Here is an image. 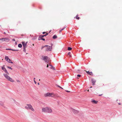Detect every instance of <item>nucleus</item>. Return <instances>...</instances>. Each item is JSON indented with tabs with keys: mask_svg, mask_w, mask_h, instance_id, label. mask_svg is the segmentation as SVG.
<instances>
[{
	"mask_svg": "<svg viewBox=\"0 0 122 122\" xmlns=\"http://www.w3.org/2000/svg\"><path fill=\"white\" fill-rule=\"evenodd\" d=\"M45 33V32H43V34H44Z\"/></svg>",
	"mask_w": 122,
	"mask_h": 122,
	"instance_id": "obj_37",
	"label": "nucleus"
},
{
	"mask_svg": "<svg viewBox=\"0 0 122 122\" xmlns=\"http://www.w3.org/2000/svg\"><path fill=\"white\" fill-rule=\"evenodd\" d=\"M57 37V36L56 35H54L53 37V39H56Z\"/></svg>",
	"mask_w": 122,
	"mask_h": 122,
	"instance_id": "obj_18",
	"label": "nucleus"
},
{
	"mask_svg": "<svg viewBox=\"0 0 122 122\" xmlns=\"http://www.w3.org/2000/svg\"><path fill=\"white\" fill-rule=\"evenodd\" d=\"M25 108L27 110H31L32 111L34 112L35 110L30 104H27L25 107Z\"/></svg>",
	"mask_w": 122,
	"mask_h": 122,
	"instance_id": "obj_2",
	"label": "nucleus"
},
{
	"mask_svg": "<svg viewBox=\"0 0 122 122\" xmlns=\"http://www.w3.org/2000/svg\"><path fill=\"white\" fill-rule=\"evenodd\" d=\"M41 38H41L40 37H40H39L38 38V40H41Z\"/></svg>",
	"mask_w": 122,
	"mask_h": 122,
	"instance_id": "obj_24",
	"label": "nucleus"
},
{
	"mask_svg": "<svg viewBox=\"0 0 122 122\" xmlns=\"http://www.w3.org/2000/svg\"><path fill=\"white\" fill-rule=\"evenodd\" d=\"M91 102L92 103H94V104H97L98 102V101H95L94 100H92L91 101Z\"/></svg>",
	"mask_w": 122,
	"mask_h": 122,
	"instance_id": "obj_13",
	"label": "nucleus"
},
{
	"mask_svg": "<svg viewBox=\"0 0 122 122\" xmlns=\"http://www.w3.org/2000/svg\"><path fill=\"white\" fill-rule=\"evenodd\" d=\"M66 92H70V91H66Z\"/></svg>",
	"mask_w": 122,
	"mask_h": 122,
	"instance_id": "obj_33",
	"label": "nucleus"
},
{
	"mask_svg": "<svg viewBox=\"0 0 122 122\" xmlns=\"http://www.w3.org/2000/svg\"><path fill=\"white\" fill-rule=\"evenodd\" d=\"M70 54H71V52H69V53H68V55H69V57H71V55H70Z\"/></svg>",
	"mask_w": 122,
	"mask_h": 122,
	"instance_id": "obj_21",
	"label": "nucleus"
},
{
	"mask_svg": "<svg viewBox=\"0 0 122 122\" xmlns=\"http://www.w3.org/2000/svg\"><path fill=\"white\" fill-rule=\"evenodd\" d=\"M12 40H13V41H15V39H13Z\"/></svg>",
	"mask_w": 122,
	"mask_h": 122,
	"instance_id": "obj_36",
	"label": "nucleus"
},
{
	"mask_svg": "<svg viewBox=\"0 0 122 122\" xmlns=\"http://www.w3.org/2000/svg\"><path fill=\"white\" fill-rule=\"evenodd\" d=\"M7 67L9 69H10L11 70L12 69V68H11V67L9 66H7Z\"/></svg>",
	"mask_w": 122,
	"mask_h": 122,
	"instance_id": "obj_26",
	"label": "nucleus"
},
{
	"mask_svg": "<svg viewBox=\"0 0 122 122\" xmlns=\"http://www.w3.org/2000/svg\"><path fill=\"white\" fill-rule=\"evenodd\" d=\"M6 50H11V49H6Z\"/></svg>",
	"mask_w": 122,
	"mask_h": 122,
	"instance_id": "obj_30",
	"label": "nucleus"
},
{
	"mask_svg": "<svg viewBox=\"0 0 122 122\" xmlns=\"http://www.w3.org/2000/svg\"><path fill=\"white\" fill-rule=\"evenodd\" d=\"M35 78H34V80H35Z\"/></svg>",
	"mask_w": 122,
	"mask_h": 122,
	"instance_id": "obj_46",
	"label": "nucleus"
},
{
	"mask_svg": "<svg viewBox=\"0 0 122 122\" xmlns=\"http://www.w3.org/2000/svg\"><path fill=\"white\" fill-rule=\"evenodd\" d=\"M55 96L54 94L53 93L48 92L44 94V96L46 97H53Z\"/></svg>",
	"mask_w": 122,
	"mask_h": 122,
	"instance_id": "obj_3",
	"label": "nucleus"
},
{
	"mask_svg": "<svg viewBox=\"0 0 122 122\" xmlns=\"http://www.w3.org/2000/svg\"><path fill=\"white\" fill-rule=\"evenodd\" d=\"M42 59L46 62L47 63L49 62L50 60V58L47 56H42Z\"/></svg>",
	"mask_w": 122,
	"mask_h": 122,
	"instance_id": "obj_5",
	"label": "nucleus"
},
{
	"mask_svg": "<svg viewBox=\"0 0 122 122\" xmlns=\"http://www.w3.org/2000/svg\"><path fill=\"white\" fill-rule=\"evenodd\" d=\"M64 29H64H61V30H59V32L60 33H61V31H62L63 30V29Z\"/></svg>",
	"mask_w": 122,
	"mask_h": 122,
	"instance_id": "obj_23",
	"label": "nucleus"
},
{
	"mask_svg": "<svg viewBox=\"0 0 122 122\" xmlns=\"http://www.w3.org/2000/svg\"><path fill=\"white\" fill-rule=\"evenodd\" d=\"M57 86L58 87H60V88H61L62 89H63V88H62L61 87H60V86Z\"/></svg>",
	"mask_w": 122,
	"mask_h": 122,
	"instance_id": "obj_31",
	"label": "nucleus"
},
{
	"mask_svg": "<svg viewBox=\"0 0 122 122\" xmlns=\"http://www.w3.org/2000/svg\"><path fill=\"white\" fill-rule=\"evenodd\" d=\"M32 45H33V46H34V44H32Z\"/></svg>",
	"mask_w": 122,
	"mask_h": 122,
	"instance_id": "obj_41",
	"label": "nucleus"
},
{
	"mask_svg": "<svg viewBox=\"0 0 122 122\" xmlns=\"http://www.w3.org/2000/svg\"><path fill=\"white\" fill-rule=\"evenodd\" d=\"M3 75L7 80L12 82H14V80L8 76V75L9 74H8L6 73V74L4 73Z\"/></svg>",
	"mask_w": 122,
	"mask_h": 122,
	"instance_id": "obj_4",
	"label": "nucleus"
},
{
	"mask_svg": "<svg viewBox=\"0 0 122 122\" xmlns=\"http://www.w3.org/2000/svg\"><path fill=\"white\" fill-rule=\"evenodd\" d=\"M118 104H119V105H121V103H119Z\"/></svg>",
	"mask_w": 122,
	"mask_h": 122,
	"instance_id": "obj_38",
	"label": "nucleus"
},
{
	"mask_svg": "<svg viewBox=\"0 0 122 122\" xmlns=\"http://www.w3.org/2000/svg\"><path fill=\"white\" fill-rule=\"evenodd\" d=\"M0 105L2 106H3L4 105V103L3 102L0 101Z\"/></svg>",
	"mask_w": 122,
	"mask_h": 122,
	"instance_id": "obj_17",
	"label": "nucleus"
},
{
	"mask_svg": "<svg viewBox=\"0 0 122 122\" xmlns=\"http://www.w3.org/2000/svg\"><path fill=\"white\" fill-rule=\"evenodd\" d=\"M77 76L78 77H81V75H77Z\"/></svg>",
	"mask_w": 122,
	"mask_h": 122,
	"instance_id": "obj_29",
	"label": "nucleus"
},
{
	"mask_svg": "<svg viewBox=\"0 0 122 122\" xmlns=\"http://www.w3.org/2000/svg\"><path fill=\"white\" fill-rule=\"evenodd\" d=\"M78 15H77L76 16V18L78 20H79L80 19V18L79 17H78Z\"/></svg>",
	"mask_w": 122,
	"mask_h": 122,
	"instance_id": "obj_20",
	"label": "nucleus"
},
{
	"mask_svg": "<svg viewBox=\"0 0 122 122\" xmlns=\"http://www.w3.org/2000/svg\"><path fill=\"white\" fill-rule=\"evenodd\" d=\"M17 82H19V80L17 81Z\"/></svg>",
	"mask_w": 122,
	"mask_h": 122,
	"instance_id": "obj_40",
	"label": "nucleus"
},
{
	"mask_svg": "<svg viewBox=\"0 0 122 122\" xmlns=\"http://www.w3.org/2000/svg\"><path fill=\"white\" fill-rule=\"evenodd\" d=\"M48 33H47L45 35H41L40 36L41 38H42L44 36H46V35H48Z\"/></svg>",
	"mask_w": 122,
	"mask_h": 122,
	"instance_id": "obj_16",
	"label": "nucleus"
},
{
	"mask_svg": "<svg viewBox=\"0 0 122 122\" xmlns=\"http://www.w3.org/2000/svg\"><path fill=\"white\" fill-rule=\"evenodd\" d=\"M38 85H39V83H38Z\"/></svg>",
	"mask_w": 122,
	"mask_h": 122,
	"instance_id": "obj_39",
	"label": "nucleus"
},
{
	"mask_svg": "<svg viewBox=\"0 0 122 122\" xmlns=\"http://www.w3.org/2000/svg\"><path fill=\"white\" fill-rule=\"evenodd\" d=\"M102 94H101V95H99V96H101V95H102Z\"/></svg>",
	"mask_w": 122,
	"mask_h": 122,
	"instance_id": "obj_44",
	"label": "nucleus"
},
{
	"mask_svg": "<svg viewBox=\"0 0 122 122\" xmlns=\"http://www.w3.org/2000/svg\"><path fill=\"white\" fill-rule=\"evenodd\" d=\"M89 90H87V91H88V92H89Z\"/></svg>",
	"mask_w": 122,
	"mask_h": 122,
	"instance_id": "obj_42",
	"label": "nucleus"
},
{
	"mask_svg": "<svg viewBox=\"0 0 122 122\" xmlns=\"http://www.w3.org/2000/svg\"><path fill=\"white\" fill-rule=\"evenodd\" d=\"M41 40H43V41H45V39L44 38H41Z\"/></svg>",
	"mask_w": 122,
	"mask_h": 122,
	"instance_id": "obj_34",
	"label": "nucleus"
},
{
	"mask_svg": "<svg viewBox=\"0 0 122 122\" xmlns=\"http://www.w3.org/2000/svg\"><path fill=\"white\" fill-rule=\"evenodd\" d=\"M72 49V48L70 47H68V50L69 51H70Z\"/></svg>",
	"mask_w": 122,
	"mask_h": 122,
	"instance_id": "obj_22",
	"label": "nucleus"
},
{
	"mask_svg": "<svg viewBox=\"0 0 122 122\" xmlns=\"http://www.w3.org/2000/svg\"><path fill=\"white\" fill-rule=\"evenodd\" d=\"M11 50H12V51H18V50H17L11 49Z\"/></svg>",
	"mask_w": 122,
	"mask_h": 122,
	"instance_id": "obj_27",
	"label": "nucleus"
},
{
	"mask_svg": "<svg viewBox=\"0 0 122 122\" xmlns=\"http://www.w3.org/2000/svg\"><path fill=\"white\" fill-rule=\"evenodd\" d=\"M49 66H50V68L51 69H52L55 70V68L52 65H51L50 64H49Z\"/></svg>",
	"mask_w": 122,
	"mask_h": 122,
	"instance_id": "obj_10",
	"label": "nucleus"
},
{
	"mask_svg": "<svg viewBox=\"0 0 122 122\" xmlns=\"http://www.w3.org/2000/svg\"><path fill=\"white\" fill-rule=\"evenodd\" d=\"M4 34H6V33H5V32H4Z\"/></svg>",
	"mask_w": 122,
	"mask_h": 122,
	"instance_id": "obj_43",
	"label": "nucleus"
},
{
	"mask_svg": "<svg viewBox=\"0 0 122 122\" xmlns=\"http://www.w3.org/2000/svg\"><path fill=\"white\" fill-rule=\"evenodd\" d=\"M2 69L3 70V71H5V72L7 74H9V73L7 72L6 69L5 68L3 67H2Z\"/></svg>",
	"mask_w": 122,
	"mask_h": 122,
	"instance_id": "obj_9",
	"label": "nucleus"
},
{
	"mask_svg": "<svg viewBox=\"0 0 122 122\" xmlns=\"http://www.w3.org/2000/svg\"><path fill=\"white\" fill-rule=\"evenodd\" d=\"M85 71H86V72L88 74L92 75H93L92 73V72H90L89 71H86V70H85Z\"/></svg>",
	"mask_w": 122,
	"mask_h": 122,
	"instance_id": "obj_11",
	"label": "nucleus"
},
{
	"mask_svg": "<svg viewBox=\"0 0 122 122\" xmlns=\"http://www.w3.org/2000/svg\"><path fill=\"white\" fill-rule=\"evenodd\" d=\"M95 81L93 79H92V83L93 85L94 86L95 85Z\"/></svg>",
	"mask_w": 122,
	"mask_h": 122,
	"instance_id": "obj_14",
	"label": "nucleus"
},
{
	"mask_svg": "<svg viewBox=\"0 0 122 122\" xmlns=\"http://www.w3.org/2000/svg\"><path fill=\"white\" fill-rule=\"evenodd\" d=\"M5 60L7 61L9 63H13L12 62L10 59L9 58L8 56H5Z\"/></svg>",
	"mask_w": 122,
	"mask_h": 122,
	"instance_id": "obj_7",
	"label": "nucleus"
},
{
	"mask_svg": "<svg viewBox=\"0 0 122 122\" xmlns=\"http://www.w3.org/2000/svg\"><path fill=\"white\" fill-rule=\"evenodd\" d=\"M18 47L20 48H21L22 47V45L21 44H19L18 45Z\"/></svg>",
	"mask_w": 122,
	"mask_h": 122,
	"instance_id": "obj_19",
	"label": "nucleus"
},
{
	"mask_svg": "<svg viewBox=\"0 0 122 122\" xmlns=\"http://www.w3.org/2000/svg\"><path fill=\"white\" fill-rule=\"evenodd\" d=\"M4 38V41H6L8 42L10 40V39L9 38Z\"/></svg>",
	"mask_w": 122,
	"mask_h": 122,
	"instance_id": "obj_12",
	"label": "nucleus"
},
{
	"mask_svg": "<svg viewBox=\"0 0 122 122\" xmlns=\"http://www.w3.org/2000/svg\"><path fill=\"white\" fill-rule=\"evenodd\" d=\"M90 88H92V86H91Z\"/></svg>",
	"mask_w": 122,
	"mask_h": 122,
	"instance_id": "obj_45",
	"label": "nucleus"
},
{
	"mask_svg": "<svg viewBox=\"0 0 122 122\" xmlns=\"http://www.w3.org/2000/svg\"><path fill=\"white\" fill-rule=\"evenodd\" d=\"M34 82L35 84H36V81L35 80H34Z\"/></svg>",
	"mask_w": 122,
	"mask_h": 122,
	"instance_id": "obj_35",
	"label": "nucleus"
},
{
	"mask_svg": "<svg viewBox=\"0 0 122 122\" xmlns=\"http://www.w3.org/2000/svg\"><path fill=\"white\" fill-rule=\"evenodd\" d=\"M46 47H45V51H51L52 49L51 46H50L48 45H46Z\"/></svg>",
	"mask_w": 122,
	"mask_h": 122,
	"instance_id": "obj_6",
	"label": "nucleus"
},
{
	"mask_svg": "<svg viewBox=\"0 0 122 122\" xmlns=\"http://www.w3.org/2000/svg\"><path fill=\"white\" fill-rule=\"evenodd\" d=\"M4 41V38L2 39H0V42H2Z\"/></svg>",
	"mask_w": 122,
	"mask_h": 122,
	"instance_id": "obj_15",
	"label": "nucleus"
},
{
	"mask_svg": "<svg viewBox=\"0 0 122 122\" xmlns=\"http://www.w3.org/2000/svg\"><path fill=\"white\" fill-rule=\"evenodd\" d=\"M80 71L79 70H78L77 71H76V72L77 73H79V71Z\"/></svg>",
	"mask_w": 122,
	"mask_h": 122,
	"instance_id": "obj_32",
	"label": "nucleus"
},
{
	"mask_svg": "<svg viewBox=\"0 0 122 122\" xmlns=\"http://www.w3.org/2000/svg\"><path fill=\"white\" fill-rule=\"evenodd\" d=\"M49 64H50L49 62L47 64V67L48 68V65H49Z\"/></svg>",
	"mask_w": 122,
	"mask_h": 122,
	"instance_id": "obj_28",
	"label": "nucleus"
},
{
	"mask_svg": "<svg viewBox=\"0 0 122 122\" xmlns=\"http://www.w3.org/2000/svg\"><path fill=\"white\" fill-rule=\"evenodd\" d=\"M22 43L23 46L24 47V50H25V48L27 47V42H22Z\"/></svg>",
	"mask_w": 122,
	"mask_h": 122,
	"instance_id": "obj_8",
	"label": "nucleus"
},
{
	"mask_svg": "<svg viewBox=\"0 0 122 122\" xmlns=\"http://www.w3.org/2000/svg\"><path fill=\"white\" fill-rule=\"evenodd\" d=\"M46 45L44 46H42L41 48V49L42 50V49L44 47L45 48V47H46Z\"/></svg>",
	"mask_w": 122,
	"mask_h": 122,
	"instance_id": "obj_25",
	"label": "nucleus"
},
{
	"mask_svg": "<svg viewBox=\"0 0 122 122\" xmlns=\"http://www.w3.org/2000/svg\"><path fill=\"white\" fill-rule=\"evenodd\" d=\"M42 112H48L51 113L52 112L51 109L50 107H43L42 109Z\"/></svg>",
	"mask_w": 122,
	"mask_h": 122,
	"instance_id": "obj_1",
	"label": "nucleus"
}]
</instances>
